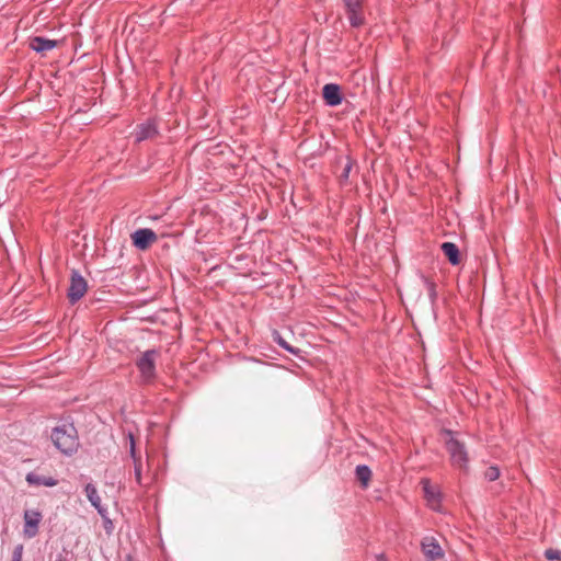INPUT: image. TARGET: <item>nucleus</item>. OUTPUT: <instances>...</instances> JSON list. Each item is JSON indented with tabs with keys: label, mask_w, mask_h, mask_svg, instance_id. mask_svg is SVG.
<instances>
[{
	"label": "nucleus",
	"mask_w": 561,
	"mask_h": 561,
	"mask_svg": "<svg viewBox=\"0 0 561 561\" xmlns=\"http://www.w3.org/2000/svg\"><path fill=\"white\" fill-rule=\"evenodd\" d=\"M51 440L55 447L67 456L75 454L80 446L78 431L72 423H62L54 427Z\"/></svg>",
	"instance_id": "nucleus-1"
},
{
	"label": "nucleus",
	"mask_w": 561,
	"mask_h": 561,
	"mask_svg": "<svg viewBox=\"0 0 561 561\" xmlns=\"http://www.w3.org/2000/svg\"><path fill=\"white\" fill-rule=\"evenodd\" d=\"M159 357L157 350H148L141 353L135 360L142 383H152L156 379V363Z\"/></svg>",
	"instance_id": "nucleus-2"
},
{
	"label": "nucleus",
	"mask_w": 561,
	"mask_h": 561,
	"mask_svg": "<svg viewBox=\"0 0 561 561\" xmlns=\"http://www.w3.org/2000/svg\"><path fill=\"white\" fill-rule=\"evenodd\" d=\"M449 435V439L446 442V449L450 456L451 465L461 470H466L468 467L469 458L465 445L456 439L451 432H446Z\"/></svg>",
	"instance_id": "nucleus-3"
},
{
	"label": "nucleus",
	"mask_w": 561,
	"mask_h": 561,
	"mask_svg": "<svg viewBox=\"0 0 561 561\" xmlns=\"http://www.w3.org/2000/svg\"><path fill=\"white\" fill-rule=\"evenodd\" d=\"M365 0H342L344 12L352 27H360L365 24Z\"/></svg>",
	"instance_id": "nucleus-4"
},
{
	"label": "nucleus",
	"mask_w": 561,
	"mask_h": 561,
	"mask_svg": "<svg viewBox=\"0 0 561 561\" xmlns=\"http://www.w3.org/2000/svg\"><path fill=\"white\" fill-rule=\"evenodd\" d=\"M88 290L87 280L80 275L78 271H72L70 277V285L68 288V299L71 304L79 301Z\"/></svg>",
	"instance_id": "nucleus-5"
},
{
	"label": "nucleus",
	"mask_w": 561,
	"mask_h": 561,
	"mask_svg": "<svg viewBox=\"0 0 561 561\" xmlns=\"http://www.w3.org/2000/svg\"><path fill=\"white\" fill-rule=\"evenodd\" d=\"M133 244L139 250H147L158 240L157 233L148 228L136 230L131 234Z\"/></svg>",
	"instance_id": "nucleus-6"
},
{
	"label": "nucleus",
	"mask_w": 561,
	"mask_h": 561,
	"mask_svg": "<svg viewBox=\"0 0 561 561\" xmlns=\"http://www.w3.org/2000/svg\"><path fill=\"white\" fill-rule=\"evenodd\" d=\"M42 520V514L37 511H26L24 513L23 534L26 538H34L38 534V525Z\"/></svg>",
	"instance_id": "nucleus-7"
},
{
	"label": "nucleus",
	"mask_w": 561,
	"mask_h": 561,
	"mask_svg": "<svg viewBox=\"0 0 561 561\" xmlns=\"http://www.w3.org/2000/svg\"><path fill=\"white\" fill-rule=\"evenodd\" d=\"M421 484L423 486L424 495L428 506L434 511H439L440 507V492L438 489L431 484L430 480L422 479Z\"/></svg>",
	"instance_id": "nucleus-8"
},
{
	"label": "nucleus",
	"mask_w": 561,
	"mask_h": 561,
	"mask_svg": "<svg viewBox=\"0 0 561 561\" xmlns=\"http://www.w3.org/2000/svg\"><path fill=\"white\" fill-rule=\"evenodd\" d=\"M422 551L424 556L431 561L444 557L442 547L433 537H425L422 540Z\"/></svg>",
	"instance_id": "nucleus-9"
},
{
	"label": "nucleus",
	"mask_w": 561,
	"mask_h": 561,
	"mask_svg": "<svg viewBox=\"0 0 561 561\" xmlns=\"http://www.w3.org/2000/svg\"><path fill=\"white\" fill-rule=\"evenodd\" d=\"M322 96L329 106H337L342 103V92L340 85L328 83L322 89Z\"/></svg>",
	"instance_id": "nucleus-10"
},
{
	"label": "nucleus",
	"mask_w": 561,
	"mask_h": 561,
	"mask_svg": "<svg viewBox=\"0 0 561 561\" xmlns=\"http://www.w3.org/2000/svg\"><path fill=\"white\" fill-rule=\"evenodd\" d=\"M85 495L90 501L91 505L98 511V513L104 517L106 514V508L101 504V497L98 494V490L94 484L88 483L85 485Z\"/></svg>",
	"instance_id": "nucleus-11"
},
{
	"label": "nucleus",
	"mask_w": 561,
	"mask_h": 561,
	"mask_svg": "<svg viewBox=\"0 0 561 561\" xmlns=\"http://www.w3.org/2000/svg\"><path fill=\"white\" fill-rule=\"evenodd\" d=\"M57 46V42L42 36H35L30 42V47L39 54H45Z\"/></svg>",
	"instance_id": "nucleus-12"
},
{
	"label": "nucleus",
	"mask_w": 561,
	"mask_h": 561,
	"mask_svg": "<svg viewBox=\"0 0 561 561\" xmlns=\"http://www.w3.org/2000/svg\"><path fill=\"white\" fill-rule=\"evenodd\" d=\"M26 482L31 485H45V486H55L57 485L58 481L53 477H45L37 474L35 472H30L26 474L25 478Z\"/></svg>",
	"instance_id": "nucleus-13"
},
{
	"label": "nucleus",
	"mask_w": 561,
	"mask_h": 561,
	"mask_svg": "<svg viewBox=\"0 0 561 561\" xmlns=\"http://www.w3.org/2000/svg\"><path fill=\"white\" fill-rule=\"evenodd\" d=\"M157 133H158L157 128L152 123L148 122V123L141 124V125L137 126V129H136V141L140 142L146 139H150V138L154 137L157 135Z\"/></svg>",
	"instance_id": "nucleus-14"
},
{
	"label": "nucleus",
	"mask_w": 561,
	"mask_h": 561,
	"mask_svg": "<svg viewBox=\"0 0 561 561\" xmlns=\"http://www.w3.org/2000/svg\"><path fill=\"white\" fill-rule=\"evenodd\" d=\"M440 249L453 265H457L459 263V250L455 243L444 242L440 245Z\"/></svg>",
	"instance_id": "nucleus-15"
},
{
	"label": "nucleus",
	"mask_w": 561,
	"mask_h": 561,
	"mask_svg": "<svg viewBox=\"0 0 561 561\" xmlns=\"http://www.w3.org/2000/svg\"><path fill=\"white\" fill-rule=\"evenodd\" d=\"M356 479L360 482L362 488L366 489L371 479V470L366 465H358L355 469Z\"/></svg>",
	"instance_id": "nucleus-16"
},
{
	"label": "nucleus",
	"mask_w": 561,
	"mask_h": 561,
	"mask_svg": "<svg viewBox=\"0 0 561 561\" xmlns=\"http://www.w3.org/2000/svg\"><path fill=\"white\" fill-rule=\"evenodd\" d=\"M273 340L274 342H276L280 347H283L284 350H286L287 352L291 353V354H297L298 350H296L295 347H293L291 345H289L284 339L283 336L279 334V332L277 331H274L273 332Z\"/></svg>",
	"instance_id": "nucleus-17"
},
{
	"label": "nucleus",
	"mask_w": 561,
	"mask_h": 561,
	"mask_svg": "<svg viewBox=\"0 0 561 561\" xmlns=\"http://www.w3.org/2000/svg\"><path fill=\"white\" fill-rule=\"evenodd\" d=\"M500 477V469L495 466L489 467L484 472V478L488 481H495Z\"/></svg>",
	"instance_id": "nucleus-18"
},
{
	"label": "nucleus",
	"mask_w": 561,
	"mask_h": 561,
	"mask_svg": "<svg viewBox=\"0 0 561 561\" xmlns=\"http://www.w3.org/2000/svg\"><path fill=\"white\" fill-rule=\"evenodd\" d=\"M545 557L549 561H560L561 560V551L558 549L549 548L545 551Z\"/></svg>",
	"instance_id": "nucleus-19"
},
{
	"label": "nucleus",
	"mask_w": 561,
	"mask_h": 561,
	"mask_svg": "<svg viewBox=\"0 0 561 561\" xmlns=\"http://www.w3.org/2000/svg\"><path fill=\"white\" fill-rule=\"evenodd\" d=\"M23 545H16L13 549L11 561H22L23 558Z\"/></svg>",
	"instance_id": "nucleus-20"
},
{
	"label": "nucleus",
	"mask_w": 561,
	"mask_h": 561,
	"mask_svg": "<svg viewBox=\"0 0 561 561\" xmlns=\"http://www.w3.org/2000/svg\"><path fill=\"white\" fill-rule=\"evenodd\" d=\"M134 467H135V478H136V481H137L138 484H141V463H140V459H135Z\"/></svg>",
	"instance_id": "nucleus-21"
},
{
	"label": "nucleus",
	"mask_w": 561,
	"mask_h": 561,
	"mask_svg": "<svg viewBox=\"0 0 561 561\" xmlns=\"http://www.w3.org/2000/svg\"><path fill=\"white\" fill-rule=\"evenodd\" d=\"M351 170H352V161L350 159H347L346 164L344 165L343 171L341 173V179L347 180L350 176Z\"/></svg>",
	"instance_id": "nucleus-22"
},
{
	"label": "nucleus",
	"mask_w": 561,
	"mask_h": 561,
	"mask_svg": "<svg viewBox=\"0 0 561 561\" xmlns=\"http://www.w3.org/2000/svg\"><path fill=\"white\" fill-rule=\"evenodd\" d=\"M129 453H130V456L131 458L135 460V459H140L139 457H137L136 455V446H135V439H134V436L131 434H129Z\"/></svg>",
	"instance_id": "nucleus-23"
},
{
	"label": "nucleus",
	"mask_w": 561,
	"mask_h": 561,
	"mask_svg": "<svg viewBox=\"0 0 561 561\" xmlns=\"http://www.w3.org/2000/svg\"><path fill=\"white\" fill-rule=\"evenodd\" d=\"M55 561H67L66 558L61 554L57 556Z\"/></svg>",
	"instance_id": "nucleus-24"
},
{
	"label": "nucleus",
	"mask_w": 561,
	"mask_h": 561,
	"mask_svg": "<svg viewBox=\"0 0 561 561\" xmlns=\"http://www.w3.org/2000/svg\"><path fill=\"white\" fill-rule=\"evenodd\" d=\"M127 561H133L130 556L127 557Z\"/></svg>",
	"instance_id": "nucleus-25"
}]
</instances>
